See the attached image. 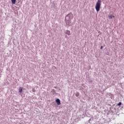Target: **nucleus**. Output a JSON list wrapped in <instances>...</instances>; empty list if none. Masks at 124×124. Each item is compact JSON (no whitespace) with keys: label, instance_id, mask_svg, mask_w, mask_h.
Returning <instances> with one entry per match:
<instances>
[{"label":"nucleus","instance_id":"obj_2","mask_svg":"<svg viewBox=\"0 0 124 124\" xmlns=\"http://www.w3.org/2000/svg\"><path fill=\"white\" fill-rule=\"evenodd\" d=\"M56 102H57L58 105H61V100H60V99H57Z\"/></svg>","mask_w":124,"mask_h":124},{"label":"nucleus","instance_id":"obj_3","mask_svg":"<svg viewBox=\"0 0 124 124\" xmlns=\"http://www.w3.org/2000/svg\"><path fill=\"white\" fill-rule=\"evenodd\" d=\"M65 33L66 34H67V35H70V34H71L70 31H69L68 30L65 31Z\"/></svg>","mask_w":124,"mask_h":124},{"label":"nucleus","instance_id":"obj_10","mask_svg":"<svg viewBox=\"0 0 124 124\" xmlns=\"http://www.w3.org/2000/svg\"><path fill=\"white\" fill-rule=\"evenodd\" d=\"M76 96H77V94H76Z\"/></svg>","mask_w":124,"mask_h":124},{"label":"nucleus","instance_id":"obj_9","mask_svg":"<svg viewBox=\"0 0 124 124\" xmlns=\"http://www.w3.org/2000/svg\"><path fill=\"white\" fill-rule=\"evenodd\" d=\"M103 46H101L100 49H103Z\"/></svg>","mask_w":124,"mask_h":124},{"label":"nucleus","instance_id":"obj_1","mask_svg":"<svg viewBox=\"0 0 124 124\" xmlns=\"http://www.w3.org/2000/svg\"><path fill=\"white\" fill-rule=\"evenodd\" d=\"M101 5V1L98 0L97 2L96 3L95 8L97 11L98 12L100 10V6Z\"/></svg>","mask_w":124,"mask_h":124},{"label":"nucleus","instance_id":"obj_8","mask_svg":"<svg viewBox=\"0 0 124 124\" xmlns=\"http://www.w3.org/2000/svg\"><path fill=\"white\" fill-rule=\"evenodd\" d=\"M118 106H120V105H122V102H120L118 104Z\"/></svg>","mask_w":124,"mask_h":124},{"label":"nucleus","instance_id":"obj_4","mask_svg":"<svg viewBox=\"0 0 124 124\" xmlns=\"http://www.w3.org/2000/svg\"><path fill=\"white\" fill-rule=\"evenodd\" d=\"M108 18H109V19L110 20H111V19H113V18H115V16H113L112 15H110V16H109Z\"/></svg>","mask_w":124,"mask_h":124},{"label":"nucleus","instance_id":"obj_5","mask_svg":"<svg viewBox=\"0 0 124 124\" xmlns=\"http://www.w3.org/2000/svg\"><path fill=\"white\" fill-rule=\"evenodd\" d=\"M71 24V21H66V25H67L68 26H70Z\"/></svg>","mask_w":124,"mask_h":124},{"label":"nucleus","instance_id":"obj_7","mask_svg":"<svg viewBox=\"0 0 124 124\" xmlns=\"http://www.w3.org/2000/svg\"><path fill=\"white\" fill-rule=\"evenodd\" d=\"M11 1L13 4H15V3H16V0H11Z\"/></svg>","mask_w":124,"mask_h":124},{"label":"nucleus","instance_id":"obj_6","mask_svg":"<svg viewBox=\"0 0 124 124\" xmlns=\"http://www.w3.org/2000/svg\"><path fill=\"white\" fill-rule=\"evenodd\" d=\"M19 93H22L23 92V88L20 87L19 89Z\"/></svg>","mask_w":124,"mask_h":124}]
</instances>
